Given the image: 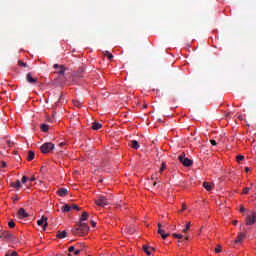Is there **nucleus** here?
Segmentation results:
<instances>
[{"instance_id": "obj_36", "label": "nucleus", "mask_w": 256, "mask_h": 256, "mask_svg": "<svg viewBox=\"0 0 256 256\" xmlns=\"http://www.w3.org/2000/svg\"><path fill=\"white\" fill-rule=\"evenodd\" d=\"M7 167V163L5 161H0V169Z\"/></svg>"}, {"instance_id": "obj_3", "label": "nucleus", "mask_w": 256, "mask_h": 256, "mask_svg": "<svg viewBox=\"0 0 256 256\" xmlns=\"http://www.w3.org/2000/svg\"><path fill=\"white\" fill-rule=\"evenodd\" d=\"M53 149H55V144L51 142H46L40 147L41 152L44 154L50 153L51 151H53Z\"/></svg>"}, {"instance_id": "obj_31", "label": "nucleus", "mask_w": 256, "mask_h": 256, "mask_svg": "<svg viewBox=\"0 0 256 256\" xmlns=\"http://www.w3.org/2000/svg\"><path fill=\"white\" fill-rule=\"evenodd\" d=\"M214 251H215V253H221V251H222L221 245L217 244V247L215 248Z\"/></svg>"}, {"instance_id": "obj_29", "label": "nucleus", "mask_w": 256, "mask_h": 256, "mask_svg": "<svg viewBox=\"0 0 256 256\" xmlns=\"http://www.w3.org/2000/svg\"><path fill=\"white\" fill-rule=\"evenodd\" d=\"M236 160L238 161V163H239L240 161H244V160H245V156H243V155H238V156H236Z\"/></svg>"}, {"instance_id": "obj_53", "label": "nucleus", "mask_w": 256, "mask_h": 256, "mask_svg": "<svg viewBox=\"0 0 256 256\" xmlns=\"http://www.w3.org/2000/svg\"><path fill=\"white\" fill-rule=\"evenodd\" d=\"M156 185H157V182H154V183H153V186L155 187Z\"/></svg>"}, {"instance_id": "obj_54", "label": "nucleus", "mask_w": 256, "mask_h": 256, "mask_svg": "<svg viewBox=\"0 0 256 256\" xmlns=\"http://www.w3.org/2000/svg\"><path fill=\"white\" fill-rule=\"evenodd\" d=\"M185 241H189V237H186V238H185Z\"/></svg>"}, {"instance_id": "obj_22", "label": "nucleus", "mask_w": 256, "mask_h": 256, "mask_svg": "<svg viewBox=\"0 0 256 256\" xmlns=\"http://www.w3.org/2000/svg\"><path fill=\"white\" fill-rule=\"evenodd\" d=\"M33 159H35V152L29 151L27 161H33Z\"/></svg>"}, {"instance_id": "obj_33", "label": "nucleus", "mask_w": 256, "mask_h": 256, "mask_svg": "<svg viewBox=\"0 0 256 256\" xmlns=\"http://www.w3.org/2000/svg\"><path fill=\"white\" fill-rule=\"evenodd\" d=\"M8 226L10 227V229H13L15 227V222L13 220H10L8 222Z\"/></svg>"}, {"instance_id": "obj_39", "label": "nucleus", "mask_w": 256, "mask_h": 256, "mask_svg": "<svg viewBox=\"0 0 256 256\" xmlns=\"http://www.w3.org/2000/svg\"><path fill=\"white\" fill-rule=\"evenodd\" d=\"M68 251L69 253H73V251H75V246H70Z\"/></svg>"}, {"instance_id": "obj_46", "label": "nucleus", "mask_w": 256, "mask_h": 256, "mask_svg": "<svg viewBox=\"0 0 256 256\" xmlns=\"http://www.w3.org/2000/svg\"><path fill=\"white\" fill-rule=\"evenodd\" d=\"M158 229H163V224L158 223Z\"/></svg>"}, {"instance_id": "obj_43", "label": "nucleus", "mask_w": 256, "mask_h": 256, "mask_svg": "<svg viewBox=\"0 0 256 256\" xmlns=\"http://www.w3.org/2000/svg\"><path fill=\"white\" fill-rule=\"evenodd\" d=\"M22 183H27V176L22 177Z\"/></svg>"}, {"instance_id": "obj_57", "label": "nucleus", "mask_w": 256, "mask_h": 256, "mask_svg": "<svg viewBox=\"0 0 256 256\" xmlns=\"http://www.w3.org/2000/svg\"><path fill=\"white\" fill-rule=\"evenodd\" d=\"M0 231H3V230L0 228Z\"/></svg>"}, {"instance_id": "obj_12", "label": "nucleus", "mask_w": 256, "mask_h": 256, "mask_svg": "<svg viewBox=\"0 0 256 256\" xmlns=\"http://www.w3.org/2000/svg\"><path fill=\"white\" fill-rule=\"evenodd\" d=\"M158 234L161 235L162 239H167L171 235L170 233H165L164 229H158Z\"/></svg>"}, {"instance_id": "obj_48", "label": "nucleus", "mask_w": 256, "mask_h": 256, "mask_svg": "<svg viewBox=\"0 0 256 256\" xmlns=\"http://www.w3.org/2000/svg\"><path fill=\"white\" fill-rule=\"evenodd\" d=\"M245 171H246V173H249V171H251V169L249 167H246Z\"/></svg>"}, {"instance_id": "obj_28", "label": "nucleus", "mask_w": 256, "mask_h": 256, "mask_svg": "<svg viewBox=\"0 0 256 256\" xmlns=\"http://www.w3.org/2000/svg\"><path fill=\"white\" fill-rule=\"evenodd\" d=\"M73 105H74L75 107L80 108V107H81V102H80L79 100H73Z\"/></svg>"}, {"instance_id": "obj_40", "label": "nucleus", "mask_w": 256, "mask_h": 256, "mask_svg": "<svg viewBox=\"0 0 256 256\" xmlns=\"http://www.w3.org/2000/svg\"><path fill=\"white\" fill-rule=\"evenodd\" d=\"M185 209H187V204L184 203V204H182V209L180 210V212L185 211Z\"/></svg>"}, {"instance_id": "obj_44", "label": "nucleus", "mask_w": 256, "mask_h": 256, "mask_svg": "<svg viewBox=\"0 0 256 256\" xmlns=\"http://www.w3.org/2000/svg\"><path fill=\"white\" fill-rule=\"evenodd\" d=\"M79 253H81V250H80V249H77V250L74 252V255H79Z\"/></svg>"}, {"instance_id": "obj_1", "label": "nucleus", "mask_w": 256, "mask_h": 256, "mask_svg": "<svg viewBox=\"0 0 256 256\" xmlns=\"http://www.w3.org/2000/svg\"><path fill=\"white\" fill-rule=\"evenodd\" d=\"M73 235H79V237H83V235H87L89 233V225L85 222H79L78 227L72 229Z\"/></svg>"}, {"instance_id": "obj_9", "label": "nucleus", "mask_w": 256, "mask_h": 256, "mask_svg": "<svg viewBox=\"0 0 256 256\" xmlns=\"http://www.w3.org/2000/svg\"><path fill=\"white\" fill-rule=\"evenodd\" d=\"M0 239H4V241L13 239V234L9 233V231H3L0 233Z\"/></svg>"}, {"instance_id": "obj_49", "label": "nucleus", "mask_w": 256, "mask_h": 256, "mask_svg": "<svg viewBox=\"0 0 256 256\" xmlns=\"http://www.w3.org/2000/svg\"><path fill=\"white\" fill-rule=\"evenodd\" d=\"M63 145H65V143H63V142H61V143L59 144L60 147H63Z\"/></svg>"}, {"instance_id": "obj_20", "label": "nucleus", "mask_w": 256, "mask_h": 256, "mask_svg": "<svg viewBox=\"0 0 256 256\" xmlns=\"http://www.w3.org/2000/svg\"><path fill=\"white\" fill-rule=\"evenodd\" d=\"M203 187L204 189H206V191H211V189H213V184H210L209 182H204Z\"/></svg>"}, {"instance_id": "obj_19", "label": "nucleus", "mask_w": 256, "mask_h": 256, "mask_svg": "<svg viewBox=\"0 0 256 256\" xmlns=\"http://www.w3.org/2000/svg\"><path fill=\"white\" fill-rule=\"evenodd\" d=\"M142 249H143L144 253H146V255L151 256V251H149V249H151V246L143 245Z\"/></svg>"}, {"instance_id": "obj_14", "label": "nucleus", "mask_w": 256, "mask_h": 256, "mask_svg": "<svg viewBox=\"0 0 256 256\" xmlns=\"http://www.w3.org/2000/svg\"><path fill=\"white\" fill-rule=\"evenodd\" d=\"M62 213H69L71 211V204H65L64 206L61 207Z\"/></svg>"}, {"instance_id": "obj_23", "label": "nucleus", "mask_w": 256, "mask_h": 256, "mask_svg": "<svg viewBox=\"0 0 256 256\" xmlns=\"http://www.w3.org/2000/svg\"><path fill=\"white\" fill-rule=\"evenodd\" d=\"M131 147L132 149H139V142H137V140H132Z\"/></svg>"}, {"instance_id": "obj_42", "label": "nucleus", "mask_w": 256, "mask_h": 256, "mask_svg": "<svg viewBox=\"0 0 256 256\" xmlns=\"http://www.w3.org/2000/svg\"><path fill=\"white\" fill-rule=\"evenodd\" d=\"M91 225H92V227H97V222H95V221H93V220H91Z\"/></svg>"}, {"instance_id": "obj_56", "label": "nucleus", "mask_w": 256, "mask_h": 256, "mask_svg": "<svg viewBox=\"0 0 256 256\" xmlns=\"http://www.w3.org/2000/svg\"><path fill=\"white\" fill-rule=\"evenodd\" d=\"M250 185H251V187H253V183H251Z\"/></svg>"}, {"instance_id": "obj_45", "label": "nucleus", "mask_w": 256, "mask_h": 256, "mask_svg": "<svg viewBox=\"0 0 256 256\" xmlns=\"http://www.w3.org/2000/svg\"><path fill=\"white\" fill-rule=\"evenodd\" d=\"M12 200L14 201V203H17V201H19L18 197L12 198Z\"/></svg>"}, {"instance_id": "obj_16", "label": "nucleus", "mask_w": 256, "mask_h": 256, "mask_svg": "<svg viewBox=\"0 0 256 256\" xmlns=\"http://www.w3.org/2000/svg\"><path fill=\"white\" fill-rule=\"evenodd\" d=\"M89 219V213L83 212L80 218V223H83V221H87Z\"/></svg>"}, {"instance_id": "obj_50", "label": "nucleus", "mask_w": 256, "mask_h": 256, "mask_svg": "<svg viewBox=\"0 0 256 256\" xmlns=\"http://www.w3.org/2000/svg\"><path fill=\"white\" fill-rule=\"evenodd\" d=\"M7 144L9 145V147H11V141H7Z\"/></svg>"}, {"instance_id": "obj_6", "label": "nucleus", "mask_w": 256, "mask_h": 256, "mask_svg": "<svg viewBox=\"0 0 256 256\" xmlns=\"http://www.w3.org/2000/svg\"><path fill=\"white\" fill-rule=\"evenodd\" d=\"M54 69H56V73L58 75H65V71H67V68H65V65H59V64H54Z\"/></svg>"}, {"instance_id": "obj_15", "label": "nucleus", "mask_w": 256, "mask_h": 256, "mask_svg": "<svg viewBox=\"0 0 256 256\" xmlns=\"http://www.w3.org/2000/svg\"><path fill=\"white\" fill-rule=\"evenodd\" d=\"M56 237L58 239H65V237H67V231H58L56 234Z\"/></svg>"}, {"instance_id": "obj_55", "label": "nucleus", "mask_w": 256, "mask_h": 256, "mask_svg": "<svg viewBox=\"0 0 256 256\" xmlns=\"http://www.w3.org/2000/svg\"><path fill=\"white\" fill-rule=\"evenodd\" d=\"M150 249H151L152 251H155V248H153V247H150Z\"/></svg>"}, {"instance_id": "obj_51", "label": "nucleus", "mask_w": 256, "mask_h": 256, "mask_svg": "<svg viewBox=\"0 0 256 256\" xmlns=\"http://www.w3.org/2000/svg\"><path fill=\"white\" fill-rule=\"evenodd\" d=\"M30 181H35V177L30 178Z\"/></svg>"}, {"instance_id": "obj_2", "label": "nucleus", "mask_w": 256, "mask_h": 256, "mask_svg": "<svg viewBox=\"0 0 256 256\" xmlns=\"http://www.w3.org/2000/svg\"><path fill=\"white\" fill-rule=\"evenodd\" d=\"M178 160L182 165H184V167H191L193 165V160L187 158L185 152L178 157Z\"/></svg>"}, {"instance_id": "obj_35", "label": "nucleus", "mask_w": 256, "mask_h": 256, "mask_svg": "<svg viewBox=\"0 0 256 256\" xmlns=\"http://www.w3.org/2000/svg\"><path fill=\"white\" fill-rule=\"evenodd\" d=\"M18 65H19L20 67H27V63H25V62H23V61H21V60L18 61Z\"/></svg>"}, {"instance_id": "obj_47", "label": "nucleus", "mask_w": 256, "mask_h": 256, "mask_svg": "<svg viewBox=\"0 0 256 256\" xmlns=\"http://www.w3.org/2000/svg\"><path fill=\"white\" fill-rule=\"evenodd\" d=\"M243 211H245V207L241 206L240 213H243Z\"/></svg>"}, {"instance_id": "obj_11", "label": "nucleus", "mask_w": 256, "mask_h": 256, "mask_svg": "<svg viewBox=\"0 0 256 256\" xmlns=\"http://www.w3.org/2000/svg\"><path fill=\"white\" fill-rule=\"evenodd\" d=\"M26 81H28V83H35L37 81V78H33V75L31 74V72H29L26 75Z\"/></svg>"}, {"instance_id": "obj_10", "label": "nucleus", "mask_w": 256, "mask_h": 256, "mask_svg": "<svg viewBox=\"0 0 256 256\" xmlns=\"http://www.w3.org/2000/svg\"><path fill=\"white\" fill-rule=\"evenodd\" d=\"M57 194L59 195V197H67V195H69V190L65 188H60L58 189Z\"/></svg>"}, {"instance_id": "obj_30", "label": "nucleus", "mask_w": 256, "mask_h": 256, "mask_svg": "<svg viewBox=\"0 0 256 256\" xmlns=\"http://www.w3.org/2000/svg\"><path fill=\"white\" fill-rule=\"evenodd\" d=\"M166 169H167V165L165 164V162H163L160 168V173H163Z\"/></svg>"}, {"instance_id": "obj_34", "label": "nucleus", "mask_w": 256, "mask_h": 256, "mask_svg": "<svg viewBox=\"0 0 256 256\" xmlns=\"http://www.w3.org/2000/svg\"><path fill=\"white\" fill-rule=\"evenodd\" d=\"M249 191H251V188L246 187L243 189V195H248Z\"/></svg>"}, {"instance_id": "obj_32", "label": "nucleus", "mask_w": 256, "mask_h": 256, "mask_svg": "<svg viewBox=\"0 0 256 256\" xmlns=\"http://www.w3.org/2000/svg\"><path fill=\"white\" fill-rule=\"evenodd\" d=\"M82 73H85V69H83V68L78 70L77 77H83V75H81Z\"/></svg>"}, {"instance_id": "obj_17", "label": "nucleus", "mask_w": 256, "mask_h": 256, "mask_svg": "<svg viewBox=\"0 0 256 256\" xmlns=\"http://www.w3.org/2000/svg\"><path fill=\"white\" fill-rule=\"evenodd\" d=\"M245 237H246L245 233H240V234L237 236V238H236V240H235V243H241V241H243V239H245Z\"/></svg>"}, {"instance_id": "obj_18", "label": "nucleus", "mask_w": 256, "mask_h": 256, "mask_svg": "<svg viewBox=\"0 0 256 256\" xmlns=\"http://www.w3.org/2000/svg\"><path fill=\"white\" fill-rule=\"evenodd\" d=\"M11 187H14L17 190L21 189V181L17 180L16 182H12Z\"/></svg>"}, {"instance_id": "obj_38", "label": "nucleus", "mask_w": 256, "mask_h": 256, "mask_svg": "<svg viewBox=\"0 0 256 256\" xmlns=\"http://www.w3.org/2000/svg\"><path fill=\"white\" fill-rule=\"evenodd\" d=\"M40 171H41V173H46V172H47V167L42 166V167L40 168Z\"/></svg>"}, {"instance_id": "obj_4", "label": "nucleus", "mask_w": 256, "mask_h": 256, "mask_svg": "<svg viewBox=\"0 0 256 256\" xmlns=\"http://www.w3.org/2000/svg\"><path fill=\"white\" fill-rule=\"evenodd\" d=\"M95 203L98 205V207H107V205L110 204L109 200L105 196H98Z\"/></svg>"}, {"instance_id": "obj_52", "label": "nucleus", "mask_w": 256, "mask_h": 256, "mask_svg": "<svg viewBox=\"0 0 256 256\" xmlns=\"http://www.w3.org/2000/svg\"><path fill=\"white\" fill-rule=\"evenodd\" d=\"M233 223H234V225H237L238 221H237V220H235Z\"/></svg>"}, {"instance_id": "obj_37", "label": "nucleus", "mask_w": 256, "mask_h": 256, "mask_svg": "<svg viewBox=\"0 0 256 256\" xmlns=\"http://www.w3.org/2000/svg\"><path fill=\"white\" fill-rule=\"evenodd\" d=\"M172 237H175L176 239H181L183 237V235L174 233V234H172Z\"/></svg>"}, {"instance_id": "obj_21", "label": "nucleus", "mask_w": 256, "mask_h": 256, "mask_svg": "<svg viewBox=\"0 0 256 256\" xmlns=\"http://www.w3.org/2000/svg\"><path fill=\"white\" fill-rule=\"evenodd\" d=\"M104 57H107L109 59V61L113 60V54H111V52L109 51H104L103 52Z\"/></svg>"}, {"instance_id": "obj_7", "label": "nucleus", "mask_w": 256, "mask_h": 256, "mask_svg": "<svg viewBox=\"0 0 256 256\" xmlns=\"http://www.w3.org/2000/svg\"><path fill=\"white\" fill-rule=\"evenodd\" d=\"M256 223V212H252V216L246 218V225H255Z\"/></svg>"}, {"instance_id": "obj_5", "label": "nucleus", "mask_w": 256, "mask_h": 256, "mask_svg": "<svg viewBox=\"0 0 256 256\" xmlns=\"http://www.w3.org/2000/svg\"><path fill=\"white\" fill-rule=\"evenodd\" d=\"M47 221H49V218H47L46 216H42L41 219L37 221V225H39V227H43L44 231H46L49 225Z\"/></svg>"}, {"instance_id": "obj_25", "label": "nucleus", "mask_w": 256, "mask_h": 256, "mask_svg": "<svg viewBox=\"0 0 256 256\" xmlns=\"http://www.w3.org/2000/svg\"><path fill=\"white\" fill-rule=\"evenodd\" d=\"M40 127L44 133H47V131H49V125L47 124H41Z\"/></svg>"}, {"instance_id": "obj_8", "label": "nucleus", "mask_w": 256, "mask_h": 256, "mask_svg": "<svg viewBox=\"0 0 256 256\" xmlns=\"http://www.w3.org/2000/svg\"><path fill=\"white\" fill-rule=\"evenodd\" d=\"M17 215L19 219H27V217H29V213H27V211H25L24 208H20L18 210Z\"/></svg>"}, {"instance_id": "obj_27", "label": "nucleus", "mask_w": 256, "mask_h": 256, "mask_svg": "<svg viewBox=\"0 0 256 256\" xmlns=\"http://www.w3.org/2000/svg\"><path fill=\"white\" fill-rule=\"evenodd\" d=\"M191 229V222L186 223V228L183 230V233H187Z\"/></svg>"}, {"instance_id": "obj_26", "label": "nucleus", "mask_w": 256, "mask_h": 256, "mask_svg": "<svg viewBox=\"0 0 256 256\" xmlns=\"http://www.w3.org/2000/svg\"><path fill=\"white\" fill-rule=\"evenodd\" d=\"M70 208L74 209L75 211H81V207H79L77 204H70Z\"/></svg>"}, {"instance_id": "obj_13", "label": "nucleus", "mask_w": 256, "mask_h": 256, "mask_svg": "<svg viewBox=\"0 0 256 256\" xmlns=\"http://www.w3.org/2000/svg\"><path fill=\"white\" fill-rule=\"evenodd\" d=\"M101 127H103V124L99 123V122H94L92 123V129L94 131H99V129H101Z\"/></svg>"}, {"instance_id": "obj_24", "label": "nucleus", "mask_w": 256, "mask_h": 256, "mask_svg": "<svg viewBox=\"0 0 256 256\" xmlns=\"http://www.w3.org/2000/svg\"><path fill=\"white\" fill-rule=\"evenodd\" d=\"M135 227L133 226H129L127 229H126V233H129V235H133V233H135Z\"/></svg>"}, {"instance_id": "obj_41", "label": "nucleus", "mask_w": 256, "mask_h": 256, "mask_svg": "<svg viewBox=\"0 0 256 256\" xmlns=\"http://www.w3.org/2000/svg\"><path fill=\"white\" fill-rule=\"evenodd\" d=\"M210 143H211V145H213L214 147L217 145V141H215V140H210Z\"/></svg>"}]
</instances>
